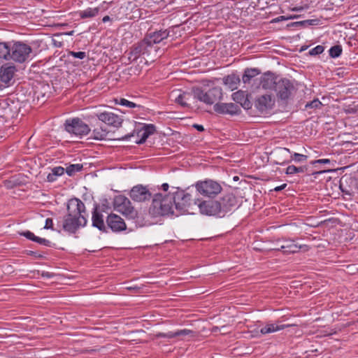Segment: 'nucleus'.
I'll return each mask as SVG.
<instances>
[{
  "label": "nucleus",
  "instance_id": "nucleus-1",
  "mask_svg": "<svg viewBox=\"0 0 358 358\" xmlns=\"http://www.w3.org/2000/svg\"><path fill=\"white\" fill-rule=\"evenodd\" d=\"M194 204L202 215L224 217L236 208L238 199L234 194L227 193L215 200L194 199Z\"/></svg>",
  "mask_w": 358,
  "mask_h": 358
},
{
  "label": "nucleus",
  "instance_id": "nucleus-2",
  "mask_svg": "<svg viewBox=\"0 0 358 358\" xmlns=\"http://www.w3.org/2000/svg\"><path fill=\"white\" fill-rule=\"evenodd\" d=\"M67 214L63 218L62 229L70 234H75L80 227L87 222V213L84 203L78 198H73L67 203Z\"/></svg>",
  "mask_w": 358,
  "mask_h": 358
},
{
  "label": "nucleus",
  "instance_id": "nucleus-3",
  "mask_svg": "<svg viewBox=\"0 0 358 358\" xmlns=\"http://www.w3.org/2000/svg\"><path fill=\"white\" fill-rule=\"evenodd\" d=\"M173 192L168 194L173 205V215L179 216L189 213L192 204V195L179 187H172Z\"/></svg>",
  "mask_w": 358,
  "mask_h": 358
},
{
  "label": "nucleus",
  "instance_id": "nucleus-4",
  "mask_svg": "<svg viewBox=\"0 0 358 358\" xmlns=\"http://www.w3.org/2000/svg\"><path fill=\"white\" fill-rule=\"evenodd\" d=\"M152 198V201L149 208V214L152 217L173 215V205L171 204V201L168 194L163 196L161 193H157L155 194Z\"/></svg>",
  "mask_w": 358,
  "mask_h": 358
},
{
  "label": "nucleus",
  "instance_id": "nucleus-5",
  "mask_svg": "<svg viewBox=\"0 0 358 358\" xmlns=\"http://www.w3.org/2000/svg\"><path fill=\"white\" fill-rule=\"evenodd\" d=\"M194 186L200 194L209 198L215 197L222 190V187L219 182L210 179L198 181Z\"/></svg>",
  "mask_w": 358,
  "mask_h": 358
},
{
  "label": "nucleus",
  "instance_id": "nucleus-6",
  "mask_svg": "<svg viewBox=\"0 0 358 358\" xmlns=\"http://www.w3.org/2000/svg\"><path fill=\"white\" fill-rule=\"evenodd\" d=\"M115 208L126 218L134 220L138 217V211L132 206L130 200L124 196L120 195L115 199Z\"/></svg>",
  "mask_w": 358,
  "mask_h": 358
},
{
  "label": "nucleus",
  "instance_id": "nucleus-7",
  "mask_svg": "<svg viewBox=\"0 0 358 358\" xmlns=\"http://www.w3.org/2000/svg\"><path fill=\"white\" fill-rule=\"evenodd\" d=\"M194 96L199 101L212 105L215 101L222 99V90L218 87H213L207 92H204L201 88H196L194 90Z\"/></svg>",
  "mask_w": 358,
  "mask_h": 358
},
{
  "label": "nucleus",
  "instance_id": "nucleus-8",
  "mask_svg": "<svg viewBox=\"0 0 358 358\" xmlns=\"http://www.w3.org/2000/svg\"><path fill=\"white\" fill-rule=\"evenodd\" d=\"M10 50V59L19 63L24 62L32 52L29 45L20 41L15 42L11 45Z\"/></svg>",
  "mask_w": 358,
  "mask_h": 358
},
{
  "label": "nucleus",
  "instance_id": "nucleus-9",
  "mask_svg": "<svg viewBox=\"0 0 358 358\" xmlns=\"http://www.w3.org/2000/svg\"><path fill=\"white\" fill-rule=\"evenodd\" d=\"M64 126L66 131L77 136H85L90 131V127L79 118L66 120Z\"/></svg>",
  "mask_w": 358,
  "mask_h": 358
},
{
  "label": "nucleus",
  "instance_id": "nucleus-10",
  "mask_svg": "<svg viewBox=\"0 0 358 358\" xmlns=\"http://www.w3.org/2000/svg\"><path fill=\"white\" fill-rule=\"evenodd\" d=\"M294 90L295 87L290 80L280 78L274 91L276 92L277 97L279 99L287 101Z\"/></svg>",
  "mask_w": 358,
  "mask_h": 358
},
{
  "label": "nucleus",
  "instance_id": "nucleus-11",
  "mask_svg": "<svg viewBox=\"0 0 358 358\" xmlns=\"http://www.w3.org/2000/svg\"><path fill=\"white\" fill-rule=\"evenodd\" d=\"M278 243H282L280 248H274L273 250L282 251L283 254H294L299 252L300 250H308V246L306 245H299L293 239L282 238L278 239Z\"/></svg>",
  "mask_w": 358,
  "mask_h": 358
},
{
  "label": "nucleus",
  "instance_id": "nucleus-12",
  "mask_svg": "<svg viewBox=\"0 0 358 358\" xmlns=\"http://www.w3.org/2000/svg\"><path fill=\"white\" fill-rule=\"evenodd\" d=\"M129 196L134 201L143 202L150 200L152 197V194L147 186L137 185L132 187Z\"/></svg>",
  "mask_w": 358,
  "mask_h": 358
},
{
  "label": "nucleus",
  "instance_id": "nucleus-13",
  "mask_svg": "<svg viewBox=\"0 0 358 358\" xmlns=\"http://www.w3.org/2000/svg\"><path fill=\"white\" fill-rule=\"evenodd\" d=\"M214 110L222 115H235L241 113V107L234 103H217L213 106Z\"/></svg>",
  "mask_w": 358,
  "mask_h": 358
},
{
  "label": "nucleus",
  "instance_id": "nucleus-14",
  "mask_svg": "<svg viewBox=\"0 0 358 358\" xmlns=\"http://www.w3.org/2000/svg\"><path fill=\"white\" fill-rule=\"evenodd\" d=\"M144 59L154 62L157 58L160 57L162 54L160 48L157 45H155L145 38L143 39Z\"/></svg>",
  "mask_w": 358,
  "mask_h": 358
},
{
  "label": "nucleus",
  "instance_id": "nucleus-15",
  "mask_svg": "<svg viewBox=\"0 0 358 358\" xmlns=\"http://www.w3.org/2000/svg\"><path fill=\"white\" fill-rule=\"evenodd\" d=\"M106 224L113 232H120L127 229L124 220L120 215L114 213H110L107 216Z\"/></svg>",
  "mask_w": 358,
  "mask_h": 358
},
{
  "label": "nucleus",
  "instance_id": "nucleus-16",
  "mask_svg": "<svg viewBox=\"0 0 358 358\" xmlns=\"http://www.w3.org/2000/svg\"><path fill=\"white\" fill-rule=\"evenodd\" d=\"M98 119L105 124L118 128L122 126L123 119L111 112H103L96 114Z\"/></svg>",
  "mask_w": 358,
  "mask_h": 358
},
{
  "label": "nucleus",
  "instance_id": "nucleus-17",
  "mask_svg": "<svg viewBox=\"0 0 358 358\" xmlns=\"http://www.w3.org/2000/svg\"><path fill=\"white\" fill-rule=\"evenodd\" d=\"M274 104L275 100L270 94L261 95L255 101V106L260 113L271 109Z\"/></svg>",
  "mask_w": 358,
  "mask_h": 358
},
{
  "label": "nucleus",
  "instance_id": "nucleus-18",
  "mask_svg": "<svg viewBox=\"0 0 358 358\" xmlns=\"http://www.w3.org/2000/svg\"><path fill=\"white\" fill-rule=\"evenodd\" d=\"M92 226L103 232H107V228L103 220V215L99 210V206L96 205L92 213Z\"/></svg>",
  "mask_w": 358,
  "mask_h": 358
},
{
  "label": "nucleus",
  "instance_id": "nucleus-19",
  "mask_svg": "<svg viewBox=\"0 0 358 358\" xmlns=\"http://www.w3.org/2000/svg\"><path fill=\"white\" fill-rule=\"evenodd\" d=\"M280 77L275 76L274 73L268 72L265 73L261 78L260 84L264 90H275L277 83Z\"/></svg>",
  "mask_w": 358,
  "mask_h": 358
},
{
  "label": "nucleus",
  "instance_id": "nucleus-20",
  "mask_svg": "<svg viewBox=\"0 0 358 358\" xmlns=\"http://www.w3.org/2000/svg\"><path fill=\"white\" fill-rule=\"evenodd\" d=\"M16 71L14 65L6 64L3 65L0 69V80L5 84H9L13 79Z\"/></svg>",
  "mask_w": 358,
  "mask_h": 358
},
{
  "label": "nucleus",
  "instance_id": "nucleus-21",
  "mask_svg": "<svg viewBox=\"0 0 358 358\" xmlns=\"http://www.w3.org/2000/svg\"><path fill=\"white\" fill-rule=\"evenodd\" d=\"M289 149L286 148H279L273 153L275 157L274 163L276 164L284 165L290 163Z\"/></svg>",
  "mask_w": 358,
  "mask_h": 358
},
{
  "label": "nucleus",
  "instance_id": "nucleus-22",
  "mask_svg": "<svg viewBox=\"0 0 358 358\" xmlns=\"http://www.w3.org/2000/svg\"><path fill=\"white\" fill-rule=\"evenodd\" d=\"M169 36V31L166 29L159 30L152 33H150L145 36V38L155 45L166 39Z\"/></svg>",
  "mask_w": 358,
  "mask_h": 358
},
{
  "label": "nucleus",
  "instance_id": "nucleus-23",
  "mask_svg": "<svg viewBox=\"0 0 358 358\" xmlns=\"http://www.w3.org/2000/svg\"><path fill=\"white\" fill-rule=\"evenodd\" d=\"M143 40L140 42L133 45L131 48L130 52H129V59L131 62L136 60L140 57H144Z\"/></svg>",
  "mask_w": 358,
  "mask_h": 358
},
{
  "label": "nucleus",
  "instance_id": "nucleus-24",
  "mask_svg": "<svg viewBox=\"0 0 358 358\" xmlns=\"http://www.w3.org/2000/svg\"><path fill=\"white\" fill-rule=\"evenodd\" d=\"M291 326V324H267L265 327L260 329V333L262 334H267L277 331L282 330Z\"/></svg>",
  "mask_w": 358,
  "mask_h": 358
},
{
  "label": "nucleus",
  "instance_id": "nucleus-25",
  "mask_svg": "<svg viewBox=\"0 0 358 358\" xmlns=\"http://www.w3.org/2000/svg\"><path fill=\"white\" fill-rule=\"evenodd\" d=\"M99 8H87L85 10H80L77 12V15L79 16L80 19H90L96 17L99 12Z\"/></svg>",
  "mask_w": 358,
  "mask_h": 358
},
{
  "label": "nucleus",
  "instance_id": "nucleus-26",
  "mask_svg": "<svg viewBox=\"0 0 358 358\" xmlns=\"http://www.w3.org/2000/svg\"><path fill=\"white\" fill-rule=\"evenodd\" d=\"M223 83L231 90H236L240 83V78L234 74L228 75L223 78Z\"/></svg>",
  "mask_w": 358,
  "mask_h": 358
},
{
  "label": "nucleus",
  "instance_id": "nucleus-27",
  "mask_svg": "<svg viewBox=\"0 0 358 358\" xmlns=\"http://www.w3.org/2000/svg\"><path fill=\"white\" fill-rule=\"evenodd\" d=\"M11 45L8 43H0V59L8 60L10 59Z\"/></svg>",
  "mask_w": 358,
  "mask_h": 358
},
{
  "label": "nucleus",
  "instance_id": "nucleus-28",
  "mask_svg": "<svg viewBox=\"0 0 358 358\" xmlns=\"http://www.w3.org/2000/svg\"><path fill=\"white\" fill-rule=\"evenodd\" d=\"M260 71L257 69H246L242 80L244 83H250L251 79L259 75Z\"/></svg>",
  "mask_w": 358,
  "mask_h": 358
},
{
  "label": "nucleus",
  "instance_id": "nucleus-29",
  "mask_svg": "<svg viewBox=\"0 0 358 358\" xmlns=\"http://www.w3.org/2000/svg\"><path fill=\"white\" fill-rule=\"evenodd\" d=\"M307 166H296L294 165H289L287 166L285 173L287 175H293L295 173H303L308 171Z\"/></svg>",
  "mask_w": 358,
  "mask_h": 358
},
{
  "label": "nucleus",
  "instance_id": "nucleus-30",
  "mask_svg": "<svg viewBox=\"0 0 358 358\" xmlns=\"http://www.w3.org/2000/svg\"><path fill=\"white\" fill-rule=\"evenodd\" d=\"M65 169L62 166H57L52 169V173H49L47 176L48 182H53L56 180L57 176H60L64 174Z\"/></svg>",
  "mask_w": 358,
  "mask_h": 358
},
{
  "label": "nucleus",
  "instance_id": "nucleus-31",
  "mask_svg": "<svg viewBox=\"0 0 358 358\" xmlns=\"http://www.w3.org/2000/svg\"><path fill=\"white\" fill-rule=\"evenodd\" d=\"M189 98L190 94L189 92H182L176 98V102L182 107H189V104L187 101L189 99Z\"/></svg>",
  "mask_w": 358,
  "mask_h": 358
},
{
  "label": "nucleus",
  "instance_id": "nucleus-32",
  "mask_svg": "<svg viewBox=\"0 0 358 358\" xmlns=\"http://www.w3.org/2000/svg\"><path fill=\"white\" fill-rule=\"evenodd\" d=\"M108 131L103 128L94 129L92 131V138L95 140L105 139L107 136Z\"/></svg>",
  "mask_w": 358,
  "mask_h": 358
},
{
  "label": "nucleus",
  "instance_id": "nucleus-33",
  "mask_svg": "<svg viewBox=\"0 0 358 358\" xmlns=\"http://www.w3.org/2000/svg\"><path fill=\"white\" fill-rule=\"evenodd\" d=\"M83 168V164H71L65 169L66 173L69 176H73L76 173L80 171Z\"/></svg>",
  "mask_w": 358,
  "mask_h": 358
},
{
  "label": "nucleus",
  "instance_id": "nucleus-34",
  "mask_svg": "<svg viewBox=\"0 0 358 358\" xmlns=\"http://www.w3.org/2000/svg\"><path fill=\"white\" fill-rule=\"evenodd\" d=\"M248 94L245 92L239 90L232 94V99L237 103H243V100L246 98Z\"/></svg>",
  "mask_w": 358,
  "mask_h": 358
},
{
  "label": "nucleus",
  "instance_id": "nucleus-35",
  "mask_svg": "<svg viewBox=\"0 0 358 358\" xmlns=\"http://www.w3.org/2000/svg\"><path fill=\"white\" fill-rule=\"evenodd\" d=\"M308 159V156L306 155H302L299 153L294 152L293 154H289V160L290 162L292 161L295 162L296 163H300L305 162Z\"/></svg>",
  "mask_w": 358,
  "mask_h": 358
},
{
  "label": "nucleus",
  "instance_id": "nucleus-36",
  "mask_svg": "<svg viewBox=\"0 0 358 358\" xmlns=\"http://www.w3.org/2000/svg\"><path fill=\"white\" fill-rule=\"evenodd\" d=\"M342 50L343 49L341 45H334L329 50V55L332 58L338 57L341 55Z\"/></svg>",
  "mask_w": 358,
  "mask_h": 358
},
{
  "label": "nucleus",
  "instance_id": "nucleus-37",
  "mask_svg": "<svg viewBox=\"0 0 358 358\" xmlns=\"http://www.w3.org/2000/svg\"><path fill=\"white\" fill-rule=\"evenodd\" d=\"M138 136L140 137V139L138 141H136L137 144H143L145 142L147 138L150 136L148 134L144 131V129L142 128L138 130L137 132Z\"/></svg>",
  "mask_w": 358,
  "mask_h": 358
},
{
  "label": "nucleus",
  "instance_id": "nucleus-38",
  "mask_svg": "<svg viewBox=\"0 0 358 358\" xmlns=\"http://www.w3.org/2000/svg\"><path fill=\"white\" fill-rule=\"evenodd\" d=\"M320 20L318 19H313V20H306L301 22H295L296 24H301L303 26H313L317 25L319 24Z\"/></svg>",
  "mask_w": 358,
  "mask_h": 358
},
{
  "label": "nucleus",
  "instance_id": "nucleus-39",
  "mask_svg": "<svg viewBox=\"0 0 358 358\" xmlns=\"http://www.w3.org/2000/svg\"><path fill=\"white\" fill-rule=\"evenodd\" d=\"M119 104L122 105V106H127V107H129V108H136V107H140L141 106L140 105H138L134 102H131V101H129L125 99H123V98H121L119 101V102H117Z\"/></svg>",
  "mask_w": 358,
  "mask_h": 358
},
{
  "label": "nucleus",
  "instance_id": "nucleus-40",
  "mask_svg": "<svg viewBox=\"0 0 358 358\" xmlns=\"http://www.w3.org/2000/svg\"><path fill=\"white\" fill-rule=\"evenodd\" d=\"M324 50V46L321 45H318L314 48L311 49L309 52V54L312 56L318 55L322 54Z\"/></svg>",
  "mask_w": 358,
  "mask_h": 358
},
{
  "label": "nucleus",
  "instance_id": "nucleus-41",
  "mask_svg": "<svg viewBox=\"0 0 358 358\" xmlns=\"http://www.w3.org/2000/svg\"><path fill=\"white\" fill-rule=\"evenodd\" d=\"M322 103L319 101V99H316L313 101L308 102L306 104V108H317L322 106Z\"/></svg>",
  "mask_w": 358,
  "mask_h": 358
},
{
  "label": "nucleus",
  "instance_id": "nucleus-42",
  "mask_svg": "<svg viewBox=\"0 0 358 358\" xmlns=\"http://www.w3.org/2000/svg\"><path fill=\"white\" fill-rule=\"evenodd\" d=\"M176 334H178V336H195L196 333L192 330L189 329H181L176 331Z\"/></svg>",
  "mask_w": 358,
  "mask_h": 358
},
{
  "label": "nucleus",
  "instance_id": "nucleus-43",
  "mask_svg": "<svg viewBox=\"0 0 358 358\" xmlns=\"http://www.w3.org/2000/svg\"><path fill=\"white\" fill-rule=\"evenodd\" d=\"M142 128L144 129V131H145L148 136L153 134L156 131L155 126L152 124H144Z\"/></svg>",
  "mask_w": 358,
  "mask_h": 358
},
{
  "label": "nucleus",
  "instance_id": "nucleus-44",
  "mask_svg": "<svg viewBox=\"0 0 358 358\" xmlns=\"http://www.w3.org/2000/svg\"><path fill=\"white\" fill-rule=\"evenodd\" d=\"M34 242L39 243L40 245H45L50 247L51 246V242L49 240H47L45 238H40L38 236H36L35 238Z\"/></svg>",
  "mask_w": 358,
  "mask_h": 358
},
{
  "label": "nucleus",
  "instance_id": "nucleus-45",
  "mask_svg": "<svg viewBox=\"0 0 358 358\" xmlns=\"http://www.w3.org/2000/svg\"><path fill=\"white\" fill-rule=\"evenodd\" d=\"M69 54L75 58H78L80 59H83L84 58L86 57V53L85 52L70 51Z\"/></svg>",
  "mask_w": 358,
  "mask_h": 358
},
{
  "label": "nucleus",
  "instance_id": "nucleus-46",
  "mask_svg": "<svg viewBox=\"0 0 358 358\" xmlns=\"http://www.w3.org/2000/svg\"><path fill=\"white\" fill-rule=\"evenodd\" d=\"M20 234L21 236H23L26 237L27 239L31 240L32 241H34L35 238L36 237V236H35L34 234L32 233L30 231H26L20 233Z\"/></svg>",
  "mask_w": 358,
  "mask_h": 358
},
{
  "label": "nucleus",
  "instance_id": "nucleus-47",
  "mask_svg": "<svg viewBox=\"0 0 358 358\" xmlns=\"http://www.w3.org/2000/svg\"><path fill=\"white\" fill-rule=\"evenodd\" d=\"M252 105V104L251 101L248 99V96L243 100V103H241V106H242L244 109H247V110L251 108Z\"/></svg>",
  "mask_w": 358,
  "mask_h": 358
},
{
  "label": "nucleus",
  "instance_id": "nucleus-48",
  "mask_svg": "<svg viewBox=\"0 0 358 358\" xmlns=\"http://www.w3.org/2000/svg\"><path fill=\"white\" fill-rule=\"evenodd\" d=\"M44 229L54 230V228H53V220H52V218H47L46 219L45 224L44 226Z\"/></svg>",
  "mask_w": 358,
  "mask_h": 358
},
{
  "label": "nucleus",
  "instance_id": "nucleus-49",
  "mask_svg": "<svg viewBox=\"0 0 358 358\" xmlns=\"http://www.w3.org/2000/svg\"><path fill=\"white\" fill-rule=\"evenodd\" d=\"M329 163H330V159H317V160L313 161L311 162V164H329Z\"/></svg>",
  "mask_w": 358,
  "mask_h": 358
},
{
  "label": "nucleus",
  "instance_id": "nucleus-50",
  "mask_svg": "<svg viewBox=\"0 0 358 358\" xmlns=\"http://www.w3.org/2000/svg\"><path fill=\"white\" fill-rule=\"evenodd\" d=\"M27 254L29 255L34 256V257L38 258V259L43 258V255L39 254V253H38L36 252H34V251H31V250L28 251Z\"/></svg>",
  "mask_w": 358,
  "mask_h": 358
},
{
  "label": "nucleus",
  "instance_id": "nucleus-51",
  "mask_svg": "<svg viewBox=\"0 0 358 358\" xmlns=\"http://www.w3.org/2000/svg\"><path fill=\"white\" fill-rule=\"evenodd\" d=\"M166 338H172L178 336V334H176V332L169 331V332L166 333Z\"/></svg>",
  "mask_w": 358,
  "mask_h": 358
},
{
  "label": "nucleus",
  "instance_id": "nucleus-52",
  "mask_svg": "<svg viewBox=\"0 0 358 358\" xmlns=\"http://www.w3.org/2000/svg\"><path fill=\"white\" fill-rule=\"evenodd\" d=\"M134 136V134L131 133V134H127L121 138H117V140H122V141H124V140H129L131 136Z\"/></svg>",
  "mask_w": 358,
  "mask_h": 358
},
{
  "label": "nucleus",
  "instance_id": "nucleus-53",
  "mask_svg": "<svg viewBox=\"0 0 358 358\" xmlns=\"http://www.w3.org/2000/svg\"><path fill=\"white\" fill-rule=\"evenodd\" d=\"M193 127L195 128L199 131H204V127L201 124H194Z\"/></svg>",
  "mask_w": 358,
  "mask_h": 358
},
{
  "label": "nucleus",
  "instance_id": "nucleus-54",
  "mask_svg": "<svg viewBox=\"0 0 358 358\" xmlns=\"http://www.w3.org/2000/svg\"><path fill=\"white\" fill-rule=\"evenodd\" d=\"M41 275L45 278H52L53 275H52V273H50L49 272L43 271V273H41Z\"/></svg>",
  "mask_w": 358,
  "mask_h": 358
},
{
  "label": "nucleus",
  "instance_id": "nucleus-55",
  "mask_svg": "<svg viewBox=\"0 0 358 358\" xmlns=\"http://www.w3.org/2000/svg\"><path fill=\"white\" fill-rule=\"evenodd\" d=\"M286 186H287V184H283V185H280V186H278V187H275V188H274V190H275V192L281 191V190H282L283 189H285V187Z\"/></svg>",
  "mask_w": 358,
  "mask_h": 358
},
{
  "label": "nucleus",
  "instance_id": "nucleus-56",
  "mask_svg": "<svg viewBox=\"0 0 358 358\" xmlns=\"http://www.w3.org/2000/svg\"><path fill=\"white\" fill-rule=\"evenodd\" d=\"M169 188V185L168 183H164L162 185V189L164 191V192H167L168 189Z\"/></svg>",
  "mask_w": 358,
  "mask_h": 358
},
{
  "label": "nucleus",
  "instance_id": "nucleus-57",
  "mask_svg": "<svg viewBox=\"0 0 358 358\" xmlns=\"http://www.w3.org/2000/svg\"><path fill=\"white\" fill-rule=\"evenodd\" d=\"M110 20H111V19H110V17L108 15H106V16H104V17H103V19H102V22L105 23V22H106L110 21Z\"/></svg>",
  "mask_w": 358,
  "mask_h": 358
},
{
  "label": "nucleus",
  "instance_id": "nucleus-58",
  "mask_svg": "<svg viewBox=\"0 0 358 358\" xmlns=\"http://www.w3.org/2000/svg\"><path fill=\"white\" fill-rule=\"evenodd\" d=\"M157 336L158 338H166V333H159Z\"/></svg>",
  "mask_w": 358,
  "mask_h": 358
},
{
  "label": "nucleus",
  "instance_id": "nucleus-59",
  "mask_svg": "<svg viewBox=\"0 0 358 358\" xmlns=\"http://www.w3.org/2000/svg\"><path fill=\"white\" fill-rule=\"evenodd\" d=\"M113 3V0H105L103 2V4H110Z\"/></svg>",
  "mask_w": 358,
  "mask_h": 358
},
{
  "label": "nucleus",
  "instance_id": "nucleus-60",
  "mask_svg": "<svg viewBox=\"0 0 358 358\" xmlns=\"http://www.w3.org/2000/svg\"><path fill=\"white\" fill-rule=\"evenodd\" d=\"M282 244V243H278V240L275 242L276 247L275 248H280V245Z\"/></svg>",
  "mask_w": 358,
  "mask_h": 358
},
{
  "label": "nucleus",
  "instance_id": "nucleus-61",
  "mask_svg": "<svg viewBox=\"0 0 358 358\" xmlns=\"http://www.w3.org/2000/svg\"><path fill=\"white\" fill-rule=\"evenodd\" d=\"M61 45H62V43H61V42H59V43H58V45H56V46H57V47H60Z\"/></svg>",
  "mask_w": 358,
  "mask_h": 358
},
{
  "label": "nucleus",
  "instance_id": "nucleus-62",
  "mask_svg": "<svg viewBox=\"0 0 358 358\" xmlns=\"http://www.w3.org/2000/svg\"><path fill=\"white\" fill-rule=\"evenodd\" d=\"M53 41H54V43H55V45H58V43H56V41L55 40H53Z\"/></svg>",
  "mask_w": 358,
  "mask_h": 358
},
{
  "label": "nucleus",
  "instance_id": "nucleus-63",
  "mask_svg": "<svg viewBox=\"0 0 358 358\" xmlns=\"http://www.w3.org/2000/svg\"><path fill=\"white\" fill-rule=\"evenodd\" d=\"M357 322H358V320H357Z\"/></svg>",
  "mask_w": 358,
  "mask_h": 358
}]
</instances>
